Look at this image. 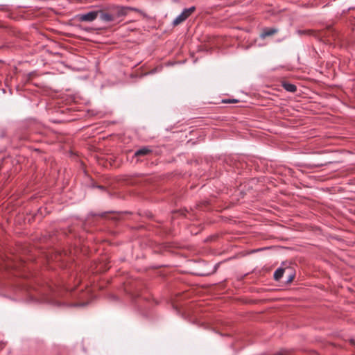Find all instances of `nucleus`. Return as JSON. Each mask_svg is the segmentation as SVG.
Segmentation results:
<instances>
[{"label": "nucleus", "mask_w": 355, "mask_h": 355, "mask_svg": "<svg viewBox=\"0 0 355 355\" xmlns=\"http://www.w3.org/2000/svg\"><path fill=\"white\" fill-rule=\"evenodd\" d=\"M109 10L111 11L114 21L116 23L121 22L123 17H125L128 11L130 10H135L137 11V8L129 7V6H122L119 5H111L109 6Z\"/></svg>", "instance_id": "nucleus-1"}, {"label": "nucleus", "mask_w": 355, "mask_h": 355, "mask_svg": "<svg viewBox=\"0 0 355 355\" xmlns=\"http://www.w3.org/2000/svg\"><path fill=\"white\" fill-rule=\"evenodd\" d=\"M196 10L195 6L185 8L173 21V26H177L184 21Z\"/></svg>", "instance_id": "nucleus-2"}, {"label": "nucleus", "mask_w": 355, "mask_h": 355, "mask_svg": "<svg viewBox=\"0 0 355 355\" xmlns=\"http://www.w3.org/2000/svg\"><path fill=\"white\" fill-rule=\"evenodd\" d=\"M98 12L99 18L103 22H115L111 11L109 10V6L105 7L103 9L98 10Z\"/></svg>", "instance_id": "nucleus-3"}, {"label": "nucleus", "mask_w": 355, "mask_h": 355, "mask_svg": "<svg viewBox=\"0 0 355 355\" xmlns=\"http://www.w3.org/2000/svg\"><path fill=\"white\" fill-rule=\"evenodd\" d=\"M98 10H92L87 13L80 14L78 16V18L81 21H93L98 16Z\"/></svg>", "instance_id": "nucleus-4"}, {"label": "nucleus", "mask_w": 355, "mask_h": 355, "mask_svg": "<svg viewBox=\"0 0 355 355\" xmlns=\"http://www.w3.org/2000/svg\"><path fill=\"white\" fill-rule=\"evenodd\" d=\"M153 152L152 148L150 146H144L137 150L135 153V157L145 156L150 154Z\"/></svg>", "instance_id": "nucleus-5"}, {"label": "nucleus", "mask_w": 355, "mask_h": 355, "mask_svg": "<svg viewBox=\"0 0 355 355\" xmlns=\"http://www.w3.org/2000/svg\"><path fill=\"white\" fill-rule=\"evenodd\" d=\"M282 86L285 90L289 92H295L297 90V87L295 85L286 81H283L282 83Z\"/></svg>", "instance_id": "nucleus-6"}, {"label": "nucleus", "mask_w": 355, "mask_h": 355, "mask_svg": "<svg viewBox=\"0 0 355 355\" xmlns=\"http://www.w3.org/2000/svg\"><path fill=\"white\" fill-rule=\"evenodd\" d=\"M277 32V30L275 29V28L265 29L261 33V38H265L266 37L271 36V35H274L275 33H276Z\"/></svg>", "instance_id": "nucleus-7"}, {"label": "nucleus", "mask_w": 355, "mask_h": 355, "mask_svg": "<svg viewBox=\"0 0 355 355\" xmlns=\"http://www.w3.org/2000/svg\"><path fill=\"white\" fill-rule=\"evenodd\" d=\"M285 271H286V269H284L282 268H277L275 270V272H274V279L276 281H279L282 277Z\"/></svg>", "instance_id": "nucleus-8"}, {"label": "nucleus", "mask_w": 355, "mask_h": 355, "mask_svg": "<svg viewBox=\"0 0 355 355\" xmlns=\"http://www.w3.org/2000/svg\"><path fill=\"white\" fill-rule=\"evenodd\" d=\"M238 101L237 100H235V99H228V100H225L223 101L224 103H236Z\"/></svg>", "instance_id": "nucleus-9"}, {"label": "nucleus", "mask_w": 355, "mask_h": 355, "mask_svg": "<svg viewBox=\"0 0 355 355\" xmlns=\"http://www.w3.org/2000/svg\"><path fill=\"white\" fill-rule=\"evenodd\" d=\"M294 278V275L293 274H290L289 276H288V280H287V282H291L293 281Z\"/></svg>", "instance_id": "nucleus-10"}]
</instances>
